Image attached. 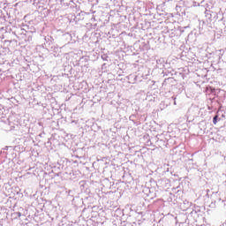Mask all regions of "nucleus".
<instances>
[{
  "instance_id": "1",
  "label": "nucleus",
  "mask_w": 226,
  "mask_h": 226,
  "mask_svg": "<svg viewBox=\"0 0 226 226\" xmlns=\"http://www.w3.org/2000/svg\"><path fill=\"white\" fill-rule=\"evenodd\" d=\"M218 123V115H215L213 118V124H216Z\"/></svg>"
}]
</instances>
